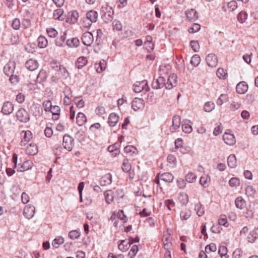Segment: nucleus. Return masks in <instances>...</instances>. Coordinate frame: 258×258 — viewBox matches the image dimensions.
<instances>
[{"label":"nucleus","instance_id":"f257e3e1","mask_svg":"<svg viewBox=\"0 0 258 258\" xmlns=\"http://www.w3.org/2000/svg\"><path fill=\"white\" fill-rule=\"evenodd\" d=\"M17 160L18 155L16 153H14L13 154L12 161L14 164V168H17V172H24L31 169L33 166V163L31 160H26L23 163H20L18 164H17Z\"/></svg>","mask_w":258,"mask_h":258},{"label":"nucleus","instance_id":"f03ea898","mask_svg":"<svg viewBox=\"0 0 258 258\" xmlns=\"http://www.w3.org/2000/svg\"><path fill=\"white\" fill-rule=\"evenodd\" d=\"M100 14L103 21L107 23L112 21L114 11L111 7L106 5L102 7Z\"/></svg>","mask_w":258,"mask_h":258},{"label":"nucleus","instance_id":"7ed1b4c3","mask_svg":"<svg viewBox=\"0 0 258 258\" xmlns=\"http://www.w3.org/2000/svg\"><path fill=\"white\" fill-rule=\"evenodd\" d=\"M17 119L23 123H27L30 120V115L24 108H19L16 113Z\"/></svg>","mask_w":258,"mask_h":258},{"label":"nucleus","instance_id":"20e7f679","mask_svg":"<svg viewBox=\"0 0 258 258\" xmlns=\"http://www.w3.org/2000/svg\"><path fill=\"white\" fill-rule=\"evenodd\" d=\"M150 90L146 80L137 82L134 85V91L136 93H140L142 91L146 93Z\"/></svg>","mask_w":258,"mask_h":258},{"label":"nucleus","instance_id":"39448f33","mask_svg":"<svg viewBox=\"0 0 258 258\" xmlns=\"http://www.w3.org/2000/svg\"><path fill=\"white\" fill-rule=\"evenodd\" d=\"M62 145L65 149L71 151L74 146V139L70 135L65 134L63 137Z\"/></svg>","mask_w":258,"mask_h":258},{"label":"nucleus","instance_id":"423d86ee","mask_svg":"<svg viewBox=\"0 0 258 258\" xmlns=\"http://www.w3.org/2000/svg\"><path fill=\"white\" fill-rule=\"evenodd\" d=\"M14 105L9 101H5L3 105L1 112L4 115H9L13 113Z\"/></svg>","mask_w":258,"mask_h":258},{"label":"nucleus","instance_id":"0eeeda50","mask_svg":"<svg viewBox=\"0 0 258 258\" xmlns=\"http://www.w3.org/2000/svg\"><path fill=\"white\" fill-rule=\"evenodd\" d=\"M164 86L166 88V79L162 76H160L157 79L154 80L152 84V87L154 89H159Z\"/></svg>","mask_w":258,"mask_h":258},{"label":"nucleus","instance_id":"6e6552de","mask_svg":"<svg viewBox=\"0 0 258 258\" xmlns=\"http://www.w3.org/2000/svg\"><path fill=\"white\" fill-rule=\"evenodd\" d=\"M177 84V76L175 74H171L166 82V89L170 90Z\"/></svg>","mask_w":258,"mask_h":258},{"label":"nucleus","instance_id":"1a4fd4ad","mask_svg":"<svg viewBox=\"0 0 258 258\" xmlns=\"http://www.w3.org/2000/svg\"><path fill=\"white\" fill-rule=\"evenodd\" d=\"M81 39L85 45L90 46L93 42L94 38L91 32H86L83 34Z\"/></svg>","mask_w":258,"mask_h":258},{"label":"nucleus","instance_id":"9d476101","mask_svg":"<svg viewBox=\"0 0 258 258\" xmlns=\"http://www.w3.org/2000/svg\"><path fill=\"white\" fill-rule=\"evenodd\" d=\"M206 60L208 66L211 68L215 67L218 63L217 57L214 53L209 54L206 57Z\"/></svg>","mask_w":258,"mask_h":258},{"label":"nucleus","instance_id":"9b49d317","mask_svg":"<svg viewBox=\"0 0 258 258\" xmlns=\"http://www.w3.org/2000/svg\"><path fill=\"white\" fill-rule=\"evenodd\" d=\"M79 17V14L76 11H72L68 13L66 22L70 24H75Z\"/></svg>","mask_w":258,"mask_h":258},{"label":"nucleus","instance_id":"f8f14e48","mask_svg":"<svg viewBox=\"0 0 258 258\" xmlns=\"http://www.w3.org/2000/svg\"><path fill=\"white\" fill-rule=\"evenodd\" d=\"M35 207L32 205L26 206L23 210V215L27 219H31L34 215Z\"/></svg>","mask_w":258,"mask_h":258},{"label":"nucleus","instance_id":"ddd939ff","mask_svg":"<svg viewBox=\"0 0 258 258\" xmlns=\"http://www.w3.org/2000/svg\"><path fill=\"white\" fill-rule=\"evenodd\" d=\"M144 106V100L139 98H135L132 103V108L135 110L137 111Z\"/></svg>","mask_w":258,"mask_h":258},{"label":"nucleus","instance_id":"4468645a","mask_svg":"<svg viewBox=\"0 0 258 258\" xmlns=\"http://www.w3.org/2000/svg\"><path fill=\"white\" fill-rule=\"evenodd\" d=\"M223 140L225 143L232 146L236 143V140L234 136L227 133H225L223 136Z\"/></svg>","mask_w":258,"mask_h":258},{"label":"nucleus","instance_id":"2eb2a0df","mask_svg":"<svg viewBox=\"0 0 258 258\" xmlns=\"http://www.w3.org/2000/svg\"><path fill=\"white\" fill-rule=\"evenodd\" d=\"M39 66V63L36 60L29 59L25 63L26 68L30 71H33L36 70Z\"/></svg>","mask_w":258,"mask_h":258},{"label":"nucleus","instance_id":"dca6fc26","mask_svg":"<svg viewBox=\"0 0 258 258\" xmlns=\"http://www.w3.org/2000/svg\"><path fill=\"white\" fill-rule=\"evenodd\" d=\"M99 183L101 186H107L112 183V175L107 173L103 175L100 179Z\"/></svg>","mask_w":258,"mask_h":258},{"label":"nucleus","instance_id":"f3484780","mask_svg":"<svg viewBox=\"0 0 258 258\" xmlns=\"http://www.w3.org/2000/svg\"><path fill=\"white\" fill-rule=\"evenodd\" d=\"M86 19L90 21L91 23L89 24V25H91L92 23H95L97 21L98 13L95 11L90 10L86 13Z\"/></svg>","mask_w":258,"mask_h":258},{"label":"nucleus","instance_id":"a211bd4d","mask_svg":"<svg viewBox=\"0 0 258 258\" xmlns=\"http://www.w3.org/2000/svg\"><path fill=\"white\" fill-rule=\"evenodd\" d=\"M22 134H24V135L20 143L21 146H25L32 138V134L30 131H23Z\"/></svg>","mask_w":258,"mask_h":258},{"label":"nucleus","instance_id":"6ab92c4d","mask_svg":"<svg viewBox=\"0 0 258 258\" xmlns=\"http://www.w3.org/2000/svg\"><path fill=\"white\" fill-rule=\"evenodd\" d=\"M158 177H160V180H163L166 182H171L173 180V175L169 172H165L163 173H159Z\"/></svg>","mask_w":258,"mask_h":258},{"label":"nucleus","instance_id":"aec40b11","mask_svg":"<svg viewBox=\"0 0 258 258\" xmlns=\"http://www.w3.org/2000/svg\"><path fill=\"white\" fill-rule=\"evenodd\" d=\"M180 125V117L179 115H175L172 119V125L170 127V131L173 133Z\"/></svg>","mask_w":258,"mask_h":258},{"label":"nucleus","instance_id":"412c9836","mask_svg":"<svg viewBox=\"0 0 258 258\" xmlns=\"http://www.w3.org/2000/svg\"><path fill=\"white\" fill-rule=\"evenodd\" d=\"M248 90V85L244 81L239 83L236 87V90L237 93L239 94H244Z\"/></svg>","mask_w":258,"mask_h":258},{"label":"nucleus","instance_id":"4be33fe9","mask_svg":"<svg viewBox=\"0 0 258 258\" xmlns=\"http://www.w3.org/2000/svg\"><path fill=\"white\" fill-rule=\"evenodd\" d=\"M119 120V116L115 113H111L108 117V122L110 126H115Z\"/></svg>","mask_w":258,"mask_h":258},{"label":"nucleus","instance_id":"5701e85b","mask_svg":"<svg viewBox=\"0 0 258 258\" xmlns=\"http://www.w3.org/2000/svg\"><path fill=\"white\" fill-rule=\"evenodd\" d=\"M49 111L51 112L52 115V119L54 120H56L59 118L60 116V109L58 106L52 105Z\"/></svg>","mask_w":258,"mask_h":258},{"label":"nucleus","instance_id":"b1692460","mask_svg":"<svg viewBox=\"0 0 258 258\" xmlns=\"http://www.w3.org/2000/svg\"><path fill=\"white\" fill-rule=\"evenodd\" d=\"M248 241L250 243H254L258 238V228L250 232L247 237Z\"/></svg>","mask_w":258,"mask_h":258},{"label":"nucleus","instance_id":"393cba45","mask_svg":"<svg viewBox=\"0 0 258 258\" xmlns=\"http://www.w3.org/2000/svg\"><path fill=\"white\" fill-rule=\"evenodd\" d=\"M15 63H8L4 68V72L6 75L9 76L14 73Z\"/></svg>","mask_w":258,"mask_h":258},{"label":"nucleus","instance_id":"a878e982","mask_svg":"<svg viewBox=\"0 0 258 258\" xmlns=\"http://www.w3.org/2000/svg\"><path fill=\"white\" fill-rule=\"evenodd\" d=\"M87 121V118L82 112H79L76 117V122L79 126H82Z\"/></svg>","mask_w":258,"mask_h":258},{"label":"nucleus","instance_id":"bb28decb","mask_svg":"<svg viewBox=\"0 0 258 258\" xmlns=\"http://www.w3.org/2000/svg\"><path fill=\"white\" fill-rule=\"evenodd\" d=\"M104 196L106 202L109 204L112 202L114 196L112 190H108L104 192Z\"/></svg>","mask_w":258,"mask_h":258},{"label":"nucleus","instance_id":"cd10ccee","mask_svg":"<svg viewBox=\"0 0 258 258\" xmlns=\"http://www.w3.org/2000/svg\"><path fill=\"white\" fill-rule=\"evenodd\" d=\"M47 77V73L46 71L42 69L40 71L36 78L37 82L39 83H41L45 81Z\"/></svg>","mask_w":258,"mask_h":258},{"label":"nucleus","instance_id":"c85d7f7f","mask_svg":"<svg viewBox=\"0 0 258 258\" xmlns=\"http://www.w3.org/2000/svg\"><path fill=\"white\" fill-rule=\"evenodd\" d=\"M191 124L192 122L190 120H186L185 122L182 124V131L185 133H190L192 131Z\"/></svg>","mask_w":258,"mask_h":258},{"label":"nucleus","instance_id":"c756f323","mask_svg":"<svg viewBox=\"0 0 258 258\" xmlns=\"http://www.w3.org/2000/svg\"><path fill=\"white\" fill-rule=\"evenodd\" d=\"M66 44L69 47H77L80 44V41L77 37L72 38L68 39Z\"/></svg>","mask_w":258,"mask_h":258},{"label":"nucleus","instance_id":"7c9ffc66","mask_svg":"<svg viewBox=\"0 0 258 258\" xmlns=\"http://www.w3.org/2000/svg\"><path fill=\"white\" fill-rule=\"evenodd\" d=\"M26 152L30 155H34L38 152L37 147L35 144H30L26 149Z\"/></svg>","mask_w":258,"mask_h":258},{"label":"nucleus","instance_id":"2f4dec72","mask_svg":"<svg viewBox=\"0 0 258 258\" xmlns=\"http://www.w3.org/2000/svg\"><path fill=\"white\" fill-rule=\"evenodd\" d=\"M236 207L239 209H243L246 206L245 200L241 197H239L235 200Z\"/></svg>","mask_w":258,"mask_h":258},{"label":"nucleus","instance_id":"473e14b6","mask_svg":"<svg viewBox=\"0 0 258 258\" xmlns=\"http://www.w3.org/2000/svg\"><path fill=\"white\" fill-rule=\"evenodd\" d=\"M186 16L190 20H196L198 18V13L196 10L191 9L186 12Z\"/></svg>","mask_w":258,"mask_h":258},{"label":"nucleus","instance_id":"72a5a7b5","mask_svg":"<svg viewBox=\"0 0 258 258\" xmlns=\"http://www.w3.org/2000/svg\"><path fill=\"white\" fill-rule=\"evenodd\" d=\"M87 62V59L85 57L81 56L78 58L76 63V67L78 69H82Z\"/></svg>","mask_w":258,"mask_h":258},{"label":"nucleus","instance_id":"f704fd0d","mask_svg":"<svg viewBox=\"0 0 258 258\" xmlns=\"http://www.w3.org/2000/svg\"><path fill=\"white\" fill-rule=\"evenodd\" d=\"M227 164L229 167L234 168L236 165V159L234 154H231L227 159Z\"/></svg>","mask_w":258,"mask_h":258},{"label":"nucleus","instance_id":"c9c22d12","mask_svg":"<svg viewBox=\"0 0 258 258\" xmlns=\"http://www.w3.org/2000/svg\"><path fill=\"white\" fill-rule=\"evenodd\" d=\"M63 11L61 9H58L53 12V17L55 19L63 20L64 18L63 16Z\"/></svg>","mask_w":258,"mask_h":258},{"label":"nucleus","instance_id":"e433bc0d","mask_svg":"<svg viewBox=\"0 0 258 258\" xmlns=\"http://www.w3.org/2000/svg\"><path fill=\"white\" fill-rule=\"evenodd\" d=\"M120 243L118 245V249L122 251H126L130 247L126 240H121L119 241Z\"/></svg>","mask_w":258,"mask_h":258},{"label":"nucleus","instance_id":"4c0bfd02","mask_svg":"<svg viewBox=\"0 0 258 258\" xmlns=\"http://www.w3.org/2000/svg\"><path fill=\"white\" fill-rule=\"evenodd\" d=\"M38 46L40 48H44L47 45L48 41L45 37L40 36L37 39Z\"/></svg>","mask_w":258,"mask_h":258},{"label":"nucleus","instance_id":"58836bf2","mask_svg":"<svg viewBox=\"0 0 258 258\" xmlns=\"http://www.w3.org/2000/svg\"><path fill=\"white\" fill-rule=\"evenodd\" d=\"M67 33L64 32L63 34L61 35L59 38H57L55 40V43L56 45L61 47L62 46V44L64 42L66 39Z\"/></svg>","mask_w":258,"mask_h":258},{"label":"nucleus","instance_id":"ea45409f","mask_svg":"<svg viewBox=\"0 0 258 258\" xmlns=\"http://www.w3.org/2000/svg\"><path fill=\"white\" fill-rule=\"evenodd\" d=\"M218 253L221 258H228L229 256L227 255V249L225 246H220L219 247Z\"/></svg>","mask_w":258,"mask_h":258},{"label":"nucleus","instance_id":"a19ab883","mask_svg":"<svg viewBox=\"0 0 258 258\" xmlns=\"http://www.w3.org/2000/svg\"><path fill=\"white\" fill-rule=\"evenodd\" d=\"M247 14L246 12L241 11L239 13L237 16V20L240 23H243L247 19Z\"/></svg>","mask_w":258,"mask_h":258},{"label":"nucleus","instance_id":"79ce46f5","mask_svg":"<svg viewBox=\"0 0 258 258\" xmlns=\"http://www.w3.org/2000/svg\"><path fill=\"white\" fill-rule=\"evenodd\" d=\"M178 199L183 205H186L188 202V195L185 193H180L178 196Z\"/></svg>","mask_w":258,"mask_h":258},{"label":"nucleus","instance_id":"37998d69","mask_svg":"<svg viewBox=\"0 0 258 258\" xmlns=\"http://www.w3.org/2000/svg\"><path fill=\"white\" fill-rule=\"evenodd\" d=\"M132 168L131 164L128 162V161L126 159H124L123 160L122 169L124 172H128L130 171Z\"/></svg>","mask_w":258,"mask_h":258},{"label":"nucleus","instance_id":"c03bdc74","mask_svg":"<svg viewBox=\"0 0 258 258\" xmlns=\"http://www.w3.org/2000/svg\"><path fill=\"white\" fill-rule=\"evenodd\" d=\"M180 216L182 220H186L190 217L191 211L189 210L185 209L180 212Z\"/></svg>","mask_w":258,"mask_h":258},{"label":"nucleus","instance_id":"a18cd8bd","mask_svg":"<svg viewBox=\"0 0 258 258\" xmlns=\"http://www.w3.org/2000/svg\"><path fill=\"white\" fill-rule=\"evenodd\" d=\"M201 61V57L198 54L194 55L190 60V63L195 67H197Z\"/></svg>","mask_w":258,"mask_h":258},{"label":"nucleus","instance_id":"49530a36","mask_svg":"<svg viewBox=\"0 0 258 258\" xmlns=\"http://www.w3.org/2000/svg\"><path fill=\"white\" fill-rule=\"evenodd\" d=\"M81 233L79 230H74L69 232L68 236L71 239H76L79 238Z\"/></svg>","mask_w":258,"mask_h":258},{"label":"nucleus","instance_id":"de8ad7c7","mask_svg":"<svg viewBox=\"0 0 258 258\" xmlns=\"http://www.w3.org/2000/svg\"><path fill=\"white\" fill-rule=\"evenodd\" d=\"M228 96L226 94H221L217 101V105L220 106L223 104L224 102H226L228 101Z\"/></svg>","mask_w":258,"mask_h":258},{"label":"nucleus","instance_id":"09e8293b","mask_svg":"<svg viewBox=\"0 0 258 258\" xmlns=\"http://www.w3.org/2000/svg\"><path fill=\"white\" fill-rule=\"evenodd\" d=\"M196 180V175L192 172H188L185 176V180L189 183H192Z\"/></svg>","mask_w":258,"mask_h":258},{"label":"nucleus","instance_id":"8fccbe9b","mask_svg":"<svg viewBox=\"0 0 258 258\" xmlns=\"http://www.w3.org/2000/svg\"><path fill=\"white\" fill-rule=\"evenodd\" d=\"M255 189L250 185L246 186L245 188V194L248 197H253L255 194Z\"/></svg>","mask_w":258,"mask_h":258},{"label":"nucleus","instance_id":"3c124183","mask_svg":"<svg viewBox=\"0 0 258 258\" xmlns=\"http://www.w3.org/2000/svg\"><path fill=\"white\" fill-rule=\"evenodd\" d=\"M195 209L197 212V215L200 217L204 214V209L200 203L195 205Z\"/></svg>","mask_w":258,"mask_h":258},{"label":"nucleus","instance_id":"603ef678","mask_svg":"<svg viewBox=\"0 0 258 258\" xmlns=\"http://www.w3.org/2000/svg\"><path fill=\"white\" fill-rule=\"evenodd\" d=\"M139 248L138 245H134L128 252V256L130 257V258H134Z\"/></svg>","mask_w":258,"mask_h":258},{"label":"nucleus","instance_id":"864d4df0","mask_svg":"<svg viewBox=\"0 0 258 258\" xmlns=\"http://www.w3.org/2000/svg\"><path fill=\"white\" fill-rule=\"evenodd\" d=\"M215 107V104L212 102H207L205 104L204 106V110L206 112L211 111Z\"/></svg>","mask_w":258,"mask_h":258},{"label":"nucleus","instance_id":"5fc2aeb1","mask_svg":"<svg viewBox=\"0 0 258 258\" xmlns=\"http://www.w3.org/2000/svg\"><path fill=\"white\" fill-rule=\"evenodd\" d=\"M217 250V247L215 243H211L209 245H207L205 247V251L207 253H209L210 252H215Z\"/></svg>","mask_w":258,"mask_h":258},{"label":"nucleus","instance_id":"6e6d98bb","mask_svg":"<svg viewBox=\"0 0 258 258\" xmlns=\"http://www.w3.org/2000/svg\"><path fill=\"white\" fill-rule=\"evenodd\" d=\"M108 150L109 152L112 153V155L114 157L116 156L119 153V149L116 147L115 145L109 146Z\"/></svg>","mask_w":258,"mask_h":258},{"label":"nucleus","instance_id":"4d7b16f0","mask_svg":"<svg viewBox=\"0 0 258 258\" xmlns=\"http://www.w3.org/2000/svg\"><path fill=\"white\" fill-rule=\"evenodd\" d=\"M9 76V81L12 84L16 85L18 82H19L20 78L18 76L12 74Z\"/></svg>","mask_w":258,"mask_h":258},{"label":"nucleus","instance_id":"13d9d810","mask_svg":"<svg viewBox=\"0 0 258 258\" xmlns=\"http://www.w3.org/2000/svg\"><path fill=\"white\" fill-rule=\"evenodd\" d=\"M229 184L231 187L238 186L240 185V180L236 177L231 178L229 181Z\"/></svg>","mask_w":258,"mask_h":258},{"label":"nucleus","instance_id":"bf43d9fd","mask_svg":"<svg viewBox=\"0 0 258 258\" xmlns=\"http://www.w3.org/2000/svg\"><path fill=\"white\" fill-rule=\"evenodd\" d=\"M112 27L113 30H116V31H120L122 29V24L121 23L117 20H114L112 22Z\"/></svg>","mask_w":258,"mask_h":258},{"label":"nucleus","instance_id":"052dcab7","mask_svg":"<svg viewBox=\"0 0 258 258\" xmlns=\"http://www.w3.org/2000/svg\"><path fill=\"white\" fill-rule=\"evenodd\" d=\"M21 24L19 19L15 18L12 22V27L15 30H19L20 28Z\"/></svg>","mask_w":258,"mask_h":258},{"label":"nucleus","instance_id":"680f3d73","mask_svg":"<svg viewBox=\"0 0 258 258\" xmlns=\"http://www.w3.org/2000/svg\"><path fill=\"white\" fill-rule=\"evenodd\" d=\"M52 106L50 100H45L43 102V107L46 112L49 111Z\"/></svg>","mask_w":258,"mask_h":258},{"label":"nucleus","instance_id":"e2e57ef3","mask_svg":"<svg viewBox=\"0 0 258 258\" xmlns=\"http://www.w3.org/2000/svg\"><path fill=\"white\" fill-rule=\"evenodd\" d=\"M64 242V238L61 236L56 237L52 241V244L53 246L56 245H60Z\"/></svg>","mask_w":258,"mask_h":258},{"label":"nucleus","instance_id":"0e129e2a","mask_svg":"<svg viewBox=\"0 0 258 258\" xmlns=\"http://www.w3.org/2000/svg\"><path fill=\"white\" fill-rule=\"evenodd\" d=\"M227 7L231 11H234L237 7V4L235 1H231L227 4Z\"/></svg>","mask_w":258,"mask_h":258},{"label":"nucleus","instance_id":"69168bd1","mask_svg":"<svg viewBox=\"0 0 258 258\" xmlns=\"http://www.w3.org/2000/svg\"><path fill=\"white\" fill-rule=\"evenodd\" d=\"M162 241L165 248H168L170 244V237L169 236H163Z\"/></svg>","mask_w":258,"mask_h":258},{"label":"nucleus","instance_id":"338daca9","mask_svg":"<svg viewBox=\"0 0 258 258\" xmlns=\"http://www.w3.org/2000/svg\"><path fill=\"white\" fill-rule=\"evenodd\" d=\"M227 74L222 68H219L217 71V76L220 79H225Z\"/></svg>","mask_w":258,"mask_h":258},{"label":"nucleus","instance_id":"774afa93","mask_svg":"<svg viewBox=\"0 0 258 258\" xmlns=\"http://www.w3.org/2000/svg\"><path fill=\"white\" fill-rule=\"evenodd\" d=\"M47 33L48 35L51 38H54L57 34V31L54 28H48L47 29Z\"/></svg>","mask_w":258,"mask_h":258}]
</instances>
